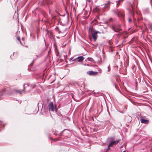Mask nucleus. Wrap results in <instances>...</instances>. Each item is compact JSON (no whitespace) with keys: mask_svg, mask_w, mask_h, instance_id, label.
<instances>
[{"mask_svg":"<svg viewBox=\"0 0 152 152\" xmlns=\"http://www.w3.org/2000/svg\"><path fill=\"white\" fill-rule=\"evenodd\" d=\"M13 91H15L16 93H19L20 94H22L21 91L20 90H17L15 89L13 90Z\"/></svg>","mask_w":152,"mask_h":152,"instance_id":"9","label":"nucleus"},{"mask_svg":"<svg viewBox=\"0 0 152 152\" xmlns=\"http://www.w3.org/2000/svg\"><path fill=\"white\" fill-rule=\"evenodd\" d=\"M109 142H110V144L108 145V148L107 150H108L110 149V147L111 146L113 145H115L118 143L119 142V140L118 139L116 141H114L113 138H111L108 139Z\"/></svg>","mask_w":152,"mask_h":152,"instance_id":"1","label":"nucleus"},{"mask_svg":"<svg viewBox=\"0 0 152 152\" xmlns=\"http://www.w3.org/2000/svg\"><path fill=\"white\" fill-rule=\"evenodd\" d=\"M121 1V0H118V2H117V6H118L119 5V4H120L119 2L120 1Z\"/></svg>","mask_w":152,"mask_h":152,"instance_id":"13","label":"nucleus"},{"mask_svg":"<svg viewBox=\"0 0 152 152\" xmlns=\"http://www.w3.org/2000/svg\"><path fill=\"white\" fill-rule=\"evenodd\" d=\"M131 18H129V22H131Z\"/></svg>","mask_w":152,"mask_h":152,"instance_id":"15","label":"nucleus"},{"mask_svg":"<svg viewBox=\"0 0 152 152\" xmlns=\"http://www.w3.org/2000/svg\"><path fill=\"white\" fill-rule=\"evenodd\" d=\"M128 118H131V117H129H129H128Z\"/></svg>","mask_w":152,"mask_h":152,"instance_id":"19","label":"nucleus"},{"mask_svg":"<svg viewBox=\"0 0 152 152\" xmlns=\"http://www.w3.org/2000/svg\"><path fill=\"white\" fill-rule=\"evenodd\" d=\"M54 135H55L56 136L57 135V134L56 133H55Z\"/></svg>","mask_w":152,"mask_h":152,"instance_id":"18","label":"nucleus"},{"mask_svg":"<svg viewBox=\"0 0 152 152\" xmlns=\"http://www.w3.org/2000/svg\"><path fill=\"white\" fill-rule=\"evenodd\" d=\"M112 28V30L115 32H119L121 30L120 25L119 24L113 25Z\"/></svg>","mask_w":152,"mask_h":152,"instance_id":"2","label":"nucleus"},{"mask_svg":"<svg viewBox=\"0 0 152 152\" xmlns=\"http://www.w3.org/2000/svg\"><path fill=\"white\" fill-rule=\"evenodd\" d=\"M114 13L116 15H117L118 16H119V14L117 12H114Z\"/></svg>","mask_w":152,"mask_h":152,"instance_id":"14","label":"nucleus"},{"mask_svg":"<svg viewBox=\"0 0 152 152\" xmlns=\"http://www.w3.org/2000/svg\"><path fill=\"white\" fill-rule=\"evenodd\" d=\"M141 123L144 124H148L149 123V121L148 120L144 119H141Z\"/></svg>","mask_w":152,"mask_h":152,"instance_id":"6","label":"nucleus"},{"mask_svg":"<svg viewBox=\"0 0 152 152\" xmlns=\"http://www.w3.org/2000/svg\"><path fill=\"white\" fill-rule=\"evenodd\" d=\"M100 33V32L99 31H96V30H94L93 31V33L92 34V36L93 39L94 41H95L98 37L97 33Z\"/></svg>","mask_w":152,"mask_h":152,"instance_id":"3","label":"nucleus"},{"mask_svg":"<svg viewBox=\"0 0 152 152\" xmlns=\"http://www.w3.org/2000/svg\"><path fill=\"white\" fill-rule=\"evenodd\" d=\"M1 97H0V99H1Z\"/></svg>","mask_w":152,"mask_h":152,"instance_id":"23","label":"nucleus"},{"mask_svg":"<svg viewBox=\"0 0 152 152\" xmlns=\"http://www.w3.org/2000/svg\"><path fill=\"white\" fill-rule=\"evenodd\" d=\"M109 66L108 67V72H109Z\"/></svg>","mask_w":152,"mask_h":152,"instance_id":"17","label":"nucleus"},{"mask_svg":"<svg viewBox=\"0 0 152 152\" xmlns=\"http://www.w3.org/2000/svg\"><path fill=\"white\" fill-rule=\"evenodd\" d=\"M110 2V1H108L107 3H105L104 4V7L105 8H108L109 7V3Z\"/></svg>","mask_w":152,"mask_h":152,"instance_id":"8","label":"nucleus"},{"mask_svg":"<svg viewBox=\"0 0 152 152\" xmlns=\"http://www.w3.org/2000/svg\"><path fill=\"white\" fill-rule=\"evenodd\" d=\"M27 86H28V85L27 84Z\"/></svg>","mask_w":152,"mask_h":152,"instance_id":"22","label":"nucleus"},{"mask_svg":"<svg viewBox=\"0 0 152 152\" xmlns=\"http://www.w3.org/2000/svg\"><path fill=\"white\" fill-rule=\"evenodd\" d=\"M84 59V58L83 56H78L77 57L75 60H77L78 62H82Z\"/></svg>","mask_w":152,"mask_h":152,"instance_id":"5","label":"nucleus"},{"mask_svg":"<svg viewBox=\"0 0 152 152\" xmlns=\"http://www.w3.org/2000/svg\"><path fill=\"white\" fill-rule=\"evenodd\" d=\"M48 107L49 111H54L56 109V108L54 107L53 102H50L49 104Z\"/></svg>","mask_w":152,"mask_h":152,"instance_id":"4","label":"nucleus"},{"mask_svg":"<svg viewBox=\"0 0 152 152\" xmlns=\"http://www.w3.org/2000/svg\"><path fill=\"white\" fill-rule=\"evenodd\" d=\"M34 88V87H33V86H32V88Z\"/></svg>","mask_w":152,"mask_h":152,"instance_id":"20","label":"nucleus"},{"mask_svg":"<svg viewBox=\"0 0 152 152\" xmlns=\"http://www.w3.org/2000/svg\"><path fill=\"white\" fill-rule=\"evenodd\" d=\"M56 29H57V30H58V33H59V34H60V33H61V31H60V29H59V28H58L57 27H56Z\"/></svg>","mask_w":152,"mask_h":152,"instance_id":"11","label":"nucleus"},{"mask_svg":"<svg viewBox=\"0 0 152 152\" xmlns=\"http://www.w3.org/2000/svg\"><path fill=\"white\" fill-rule=\"evenodd\" d=\"M87 59L88 61H90L92 62V61H94L93 59L91 58H87Z\"/></svg>","mask_w":152,"mask_h":152,"instance_id":"10","label":"nucleus"},{"mask_svg":"<svg viewBox=\"0 0 152 152\" xmlns=\"http://www.w3.org/2000/svg\"><path fill=\"white\" fill-rule=\"evenodd\" d=\"M25 84H24L23 85V87H24V89L23 90V91H25V87H24Z\"/></svg>","mask_w":152,"mask_h":152,"instance_id":"16","label":"nucleus"},{"mask_svg":"<svg viewBox=\"0 0 152 152\" xmlns=\"http://www.w3.org/2000/svg\"><path fill=\"white\" fill-rule=\"evenodd\" d=\"M123 152H126V151H124Z\"/></svg>","mask_w":152,"mask_h":152,"instance_id":"21","label":"nucleus"},{"mask_svg":"<svg viewBox=\"0 0 152 152\" xmlns=\"http://www.w3.org/2000/svg\"><path fill=\"white\" fill-rule=\"evenodd\" d=\"M98 73L97 72H94L92 71H89L88 72V74L90 75H94L97 74Z\"/></svg>","mask_w":152,"mask_h":152,"instance_id":"7","label":"nucleus"},{"mask_svg":"<svg viewBox=\"0 0 152 152\" xmlns=\"http://www.w3.org/2000/svg\"><path fill=\"white\" fill-rule=\"evenodd\" d=\"M17 39L18 40L20 43H21V42L20 41V38L19 37H17Z\"/></svg>","mask_w":152,"mask_h":152,"instance_id":"12","label":"nucleus"}]
</instances>
